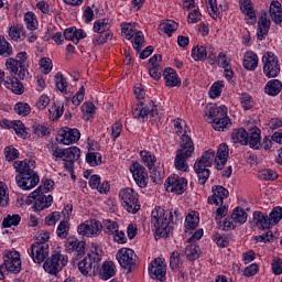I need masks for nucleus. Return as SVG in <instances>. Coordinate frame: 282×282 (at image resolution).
<instances>
[{"label": "nucleus", "mask_w": 282, "mask_h": 282, "mask_svg": "<svg viewBox=\"0 0 282 282\" xmlns=\"http://www.w3.org/2000/svg\"><path fill=\"white\" fill-rule=\"evenodd\" d=\"M77 232L83 237H98L102 232V223L96 219L86 220L77 227Z\"/></svg>", "instance_id": "10"}, {"label": "nucleus", "mask_w": 282, "mask_h": 282, "mask_svg": "<svg viewBox=\"0 0 282 282\" xmlns=\"http://www.w3.org/2000/svg\"><path fill=\"white\" fill-rule=\"evenodd\" d=\"M4 87L12 90V93L17 94L18 96H21V94L24 91L23 84L19 80V77H15L14 79H6Z\"/></svg>", "instance_id": "32"}, {"label": "nucleus", "mask_w": 282, "mask_h": 282, "mask_svg": "<svg viewBox=\"0 0 282 282\" xmlns=\"http://www.w3.org/2000/svg\"><path fill=\"white\" fill-rule=\"evenodd\" d=\"M228 144L221 143L218 147L217 153L215 150L209 149L203 153V155L196 160L194 164V171L198 177V184H206L208 178L210 177V166H213V162L216 164V169L221 171L224 166H226V162H228Z\"/></svg>", "instance_id": "1"}, {"label": "nucleus", "mask_w": 282, "mask_h": 282, "mask_svg": "<svg viewBox=\"0 0 282 282\" xmlns=\"http://www.w3.org/2000/svg\"><path fill=\"white\" fill-rule=\"evenodd\" d=\"M67 256L54 252L43 264V269L48 274H57L67 265Z\"/></svg>", "instance_id": "8"}, {"label": "nucleus", "mask_w": 282, "mask_h": 282, "mask_svg": "<svg viewBox=\"0 0 282 282\" xmlns=\"http://www.w3.org/2000/svg\"><path fill=\"white\" fill-rule=\"evenodd\" d=\"M140 156L144 165L148 166L150 171L155 166V162H158V158L149 151H141Z\"/></svg>", "instance_id": "37"}, {"label": "nucleus", "mask_w": 282, "mask_h": 282, "mask_svg": "<svg viewBox=\"0 0 282 282\" xmlns=\"http://www.w3.org/2000/svg\"><path fill=\"white\" fill-rule=\"evenodd\" d=\"M270 18L276 25H281L282 23V8L281 2L272 1L269 9Z\"/></svg>", "instance_id": "29"}, {"label": "nucleus", "mask_w": 282, "mask_h": 282, "mask_svg": "<svg viewBox=\"0 0 282 282\" xmlns=\"http://www.w3.org/2000/svg\"><path fill=\"white\" fill-rule=\"evenodd\" d=\"M239 3L242 14L248 17V23L254 25L257 23V13L254 12V4H252V0H240Z\"/></svg>", "instance_id": "25"}, {"label": "nucleus", "mask_w": 282, "mask_h": 282, "mask_svg": "<svg viewBox=\"0 0 282 282\" xmlns=\"http://www.w3.org/2000/svg\"><path fill=\"white\" fill-rule=\"evenodd\" d=\"M13 167L18 173L17 177L28 176L36 173L34 171L36 169V161L28 159H25L24 161H15L13 163Z\"/></svg>", "instance_id": "17"}, {"label": "nucleus", "mask_w": 282, "mask_h": 282, "mask_svg": "<svg viewBox=\"0 0 282 282\" xmlns=\"http://www.w3.org/2000/svg\"><path fill=\"white\" fill-rule=\"evenodd\" d=\"M110 28L109 19L97 20L94 23V31L97 32V34H105V32H109Z\"/></svg>", "instance_id": "40"}, {"label": "nucleus", "mask_w": 282, "mask_h": 282, "mask_svg": "<svg viewBox=\"0 0 282 282\" xmlns=\"http://www.w3.org/2000/svg\"><path fill=\"white\" fill-rule=\"evenodd\" d=\"M119 197L121 199L123 208H126L128 213H132V215H135V213L140 210V200L138 198V192L133 191V188L128 187L121 189L119 193Z\"/></svg>", "instance_id": "6"}, {"label": "nucleus", "mask_w": 282, "mask_h": 282, "mask_svg": "<svg viewBox=\"0 0 282 282\" xmlns=\"http://www.w3.org/2000/svg\"><path fill=\"white\" fill-rule=\"evenodd\" d=\"M225 84L223 80H218L214 83L209 89V97L210 98H219L221 96V89H224Z\"/></svg>", "instance_id": "53"}, {"label": "nucleus", "mask_w": 282, "mask_h": 282, "mask_svg": "<svg viewBox=\"0 0 282 282\" xmlns=\"http://www.w3.org/2000/svg\"><path fill=\"white\" fill-rule=\"evenodd\" d=\"M182 265V258L180 256V252L173 251L171 257H170V268L172 270H177Z\"/></svg>", "instance_id": "60"}, {"label": "nucleus", "mask_w": 282, "mask_h": 282, "mask_svg": "<svg viewBox=\"0 0 282 282\" xmlns=\"http://www.w3.org/2000/svg\"><path fill=\"white\" fill-rule=\"evenodd\" d=\"M208 56V50L206 46H196L192 50V58L194 61H206Z\"/></svg>", "instance_id": "41"}, {"label": "nucleus", "mask_w": 282, "mask_h": 282, "mask_svg": "<svg viewBox=\"0 0 282 282\" xmlns=\"http://www.w3.org/2000/svg\"><path fill=\"white\" fill-rule=\"evenodd\" d=\"M248 144L251 149H259L261 147V130L259 128L252 129L248 133Z\"/></svg>", "instance_id": "34"}, {"label": "nucleus", "mask_w": 282, "mask_h": 282, "mask_svg": "<svg viewBox=\"0 0 282 282\" xmlns=\"http://www.w3.org/2000/svg\"><path fill=\"white\" fill-rule=\"evenodd\" d=\"M199 225V217L194 215H187L185 218V228L186 230H195Z\"/></svg>", "instance_id": "56"}, {"label": "nucleus", "mask_w": 282, "mask_h": 282, "mask_svg": "<svg viewBox=\"0 0 282 282\" xmlns=\"http://www.w3.org/2000/svg\"><path fill=\"white\" fill-rule=\"evenodd\" d=\"M161 32H164V34H167V36H171L173 32L177 30V24L175 21L167 20L160 24Z\"/></svg>", "instance_id": "45"}, {"label": "nucleus", "mask_w": 282, "mask_h": 282, "mask_svg": "<svg viewBox=\"0 0 282 282\" xmlns=\"http://www.w3.org/2000/svg\"><path fill=\"white\" fill-rule=\"evenodd\" d=\"M164 80L166 87H177L180 85V78L177 77V73L173 68L164 69Z\"/></svg>", "instance_id": "31"}, {"label": "nucleus", "mask_w": 282, "mask_h": 282, "mask_svg": "<svg viewBox=\"0 0 282 282\" xmlns=\"http://www.w3.org/2000/svg\"><path fill=\"white\" fill-rule=\"evenodd\" d=\"M6 67L8 72H10L11 76H17L19 78V73L21 72V67H19L18 62L14 61L13 57H8L6 59Z\"/></svg>", "instance_id": "42"}, {"label": "nucleus", "mask_w": 282, "mask_h": 282, "mask_svg": "<svg viewBox=\"0 0 282 282\" xmlns=\"http://www.w3.org/2000/svg\"><path fill=\"white\" fill-rule=\"evenodd\" d=\"M271 21L268 18V12L262 11L260 19L258 21V39L260 41H263V39H265V36H268V32H270V25H271Z\"/></svg>", "instance_id": "24"}, {"label": "nucleus", "mask_w": 282, "mask_h": 282, "mask_svg": "<svg viewBox=\"0 0 282 282\" xmlns=\"http://www.w3.org/2000/svg\"><path fill=\"white\" fill-rule=\"evenodd\" d=\"M14 111L18 113V116H30L32 108H30V105L25 101H20L14 105Z\"/></svg>", "instance_id": "47"}, {"label": "nucleus", "mask_w": 282, "mask_h": 282, "mask_svg": "<svg viewBox=\"0 0 282 282\" xmlns=\"http://www.w3.org/2000/svg\"><path fill=\"white\" fill-rule=\"evenodd\" d=\"M69 232V220H62L57 226V237L59 239H67Z\"/></svg>", "instance_id": "55"}, {"label": "nucleus", "mask_w": 282, "mask_h": 282, "mask_svg": "<svg viewBox=\"0 0 282 282\" xmlns=\"http://www.w3.org/2000/svg\"><path fill=\"white\" fill-rule=\"evenodd\" d=\"M79 140L80 131H78V129L65 128L64 130H61L56 137V142H59L61 144H74V142H78Z\"/></svg>", "instance_id": "18"}, {"label": "nucleus", "mask_w": 282, "mask_h": 282, "mask_svg": "<svg viewBox=\"0 0 282 282\" xmlns=\"http://www.w3.org/2000/svg\"><path fill=\"white\" fill-rule=\"evenodd\" d=\"M228 115V108L226 106H217L212 105L207 107V110L205 112V116L207 117V120L213 124V122H217L220 118H224V116Z\"/></svg>", "instance_id": "22"}, {"label": "nucleus", "mask_w": 282, "mask_h": 282, "mask_svg": "<svg viewBox=\"0 0 282 282\" xmlns=\"http://www.w3.org/2000/svg\"><path fill=\"white\" fill-rule=\"evenodd\" d=\"M3 265L7 272L19 274V272H21V254L17 251H9L4 256Z\"/></svg>", "instance_id": "14"}, {"label": "nucleus", "mask_w": 282, "mask_h": 282, "mask_svg": "<svg viewBox=\"0 0 282 282\" xmlns=\"http://www.w3.org/2000/svg\"><path fill=\"white\" fill-rule=\"evenodd\" d=\"M31 257L34 263H43L50 257V245L45 242H34L31 246Z\"/></svg>", "instance_id": "15"}, {"label": "nucleus", "mask_w": 282, "mask_h": 282, "mask_svg": "<svg viewBox=\"0 0 282 282\" xmlns=\"http://www.w3.org/2000/svg\"><path fill=\"white\" fill-rule=\"evenodd\" d=\"M54 188V182L50 178H46L43 185H40L34 192H32L28 197L29 204H34L35 210H43L45 208H50L52 203L54 202V197L52 195H45V193H50Z\"/></svg>", "instance_id": "3"}, {"label": "nucleus", "mask_w": 282, "mask_h": 282, "mask_svg": "<svg viewBox=\"0 0 282 282\" xmlns=\"http://www.w3.org/2000/svg\"><path fill=\"white\" fill-rule=\"evenodd\" d=\"M253 224H256L257 228L260 230H270L273 226L272 220H270V216L263 212L253 213Z\"/></svg>", "instance_id": "26"}, {"label": "nucleus", "mask_w": 282, "mask_h": 282, "mask_svg": "<svg viewBox=\"0 0 282 282\" xmlns=\"http://www.w3.org/2000/svg\"><path fill=\"white\" fill-rule=\"evenodd\" d=\"M121 34L128 41H131V39H133L134 36L132 41L133 48L137 52H140L142 50V45H144V34L142 33V31L135 30L133 24L131 23L123 24L121 28Z\"/></svg>", "instance_id": "9"}, {"label": "nucleus", "mask_w": 282, "mask_h": 282, "mask_svg": "<svg viewBox=\"0 0 282 282\" xmlns=\"http://www.w3.org/2000/svg\"><path fill=\"white\" fill-rule=\"evenodd\" d=\"M21 223V216L19 214L8 215L3 221V228H12V226H19Z\"/></svg>", "instance_id": "48"}, {"label": "nucleus", "mask_w": 282, "mask_h": 282, "mask_svg": "<svg viewBox=\"0 0 282 282\" xmlns=\"http://www.w3.org/2000/svg\"><path fill=\"white\" fill-rule=\"evenodd\" d=\"M6 160L8 162H14L19 158V150H17L14 147H8L4 150Z\"/></svg>", "instance_id": "62"}, {"label": "nucleus", "mask_w": 282, "mask_h": 282, "mask_svg": "<svg viewBox=\"0 0 282 282\" xmlns=\"http://www.w3.org/2000/svg\"><path fill=\"white\" fill-rule=\"evenodd\" d=\"M258 176L260 180L274 181L279 177V174L274 170L267 169V170H261L258 173Z\"/></svg>", "instance_id": "54"}, {"label": "nucleus", "mask_w": 282, "mask_h": 282, "mask_svg": "<svg viewBox=\"0 0 282 282\" xmlns=\"http://www.w3.org/2000/svg\"><path fill=\"white\" fill-rule=\"evenodd\" d=\"M86 162L90 166H98L99 164H102V154H100L99 152L88 151V153L86 154Z\"/></svg>", "instance_id": "43"}, {"label": "nucleus", "mask_w": 282, "mask_h": 282, "mask_svg": "<svg viewBox=\"0 0 282 282\" xmlns=\"http://www.w3.org/2000/svg\"><path fill=\"white\" fill-rule=\"evenodd\" d=\"M185 257L188 259V261L199 259V246L195 243L187 245L185 248Z\"/></svg>", "instance_id": "39"}, {"label": "nucleus", "mask_w": 282, "mask_h": 282, "mask_svg": "<svg viewBox=\"0 0 282 282\" xmlns=\"http://www.w3.org/2000/svg\"><path fill=\"white\" fill-rule=\"evenodd\" d=\"M130 171L135 184H138L140 188H147V184H149V173L147 172V167L135 162L130 166Z\"/></svg>", "instance_id": "13"}, {"label": "nucleus", "mask_w": 282, "mask_h": 282, "mask_svg": "<svg viewBox=\"0 0 282 282\" xmlns=\"http://www.w3.org/2000/svg\"><path fill=\"white\" fill-rule=\"evenodd\" d=\"M48 113H50V118L53 120H58V118H61V116H63V106L61 108V106L57 105H53L50 109H48Z\"/></svg>", "instance_id": "64"}, {"label": "nucleus", "mask_w": 282, "mask_h": 282, "mask_svg": "<svg viewBox=\"0 0 282 282\" xmlns=\"http://www.w3.org/2000/svg\"><path fill=\"white\" fill-rule=\"evenodd\" d=\"M17 185L22 188V191H32L36 184L40 182L39 174L35 172L28 176H15Z\"/></svg>", "instance_id": "21"}, {"label": "nucleus", "mask_w": 282, "mask_h": 282, "mask_svg": "<svg viewBox=\"0 0 282 282\" xmlns=\"http://www.w3.org/2000/svg\"><path fill=\"white\" fill-rule=\"evenodd\" d=\"M101 226H102L101 230H104L106 235H113L118 232V228H119L118 223L113 220H104Z\"/></svg>", "instance_id": "50"}, {"label": "nucleus", "mask_w": 282, "mask_h": 282, "mask_svg": "<svg viewBox=\"0 0 282 282\" xmlns=\"http://www.w3.org/2000/svg\"><path fill=\"white\" fill-rule=\"evenodd\" d=\"M15 62H18V65L20 67V72H19V78L20 80H24V78H28L29 76V72H28V53L26 52H20L17 54Z\"/></svg>", "instance_id": "27"}, {"label": "nucleus", "mask_w": 282, "mask_h": 282, "mask_svg": "<svg viewBox=\"0 0 282 282\" xmlns=\"http://www.w3.org/2000/svg\"><path fill=\"white\" fill-rule=\"evenodd\" d=\"M188 186V181L184 177L173 175L166 178L165 188L167 193H176V195H182L186 187Z\"/></svg>", "instance_id": "12"}, {"label": "nucleus", "mask_w": 282, "mask_h": 282, "mask_svg": "<svg viewBox=\"0 0 282 282\" xmlns=\"http://www.w3.org/2000/svg\"><path fill=\"white\" fill-rule=\"evenodd\" d=\"M101 259L97 249H95V251L88 253V256L78 263L79 272L84 276H96V273L100 270V264L98 263H100Z\"/></svg>", "instance_id": "5"}, {"label": "nucleus", "mask_w": 282, "mask_h": 282, "mask_svg": "<svg viewBox=\"0 0 282 282\" xmlns=\"http://www.w3.org/2000/svg\"><path fill=\"white\" fill-rule=\"evenodd\" d=\"M24 23L26 24L28 30H36L39 21L34 15V12H28L24 14Z\"/></svg>", "instance_id": "52"}, {"label": "nucleus", "mask_w": 282, "mask_h": 282, "mask_svg": "<svg viewBox=\"0 0 282 282\" xmlns=\"http://www.w3.org/2000/svg\"><path fill=\"white\" fill-rule=\"evenodd\" d=\"M150 116V121L152 124H155L162 120V115H160V111L158 110V106L152 101V106L150 107V111L148 113Z\"/></svg>", "instance_id": "57"}, {"label": "nucleus", "mask_w": 282, "mask_h": 282, "mask_svg": "<svg viewBox=\"0 0 282 282\" xmlns=\"http://www.w3.org/2000/svg\"><path fill=\"white\" fill-rule=\"evenodd\" d=\"M98 272L101 279L108 281V279H111V276H115L116 274V264H113L111 261H106L102 264L101 270L99 269Z\"/></svg>", "instance_id": "33"}, {"label": "nucleus", "mask_w": 282, "mask_h": 282, "mask_svg": "<svg viewBox=\"0 0 282 282\" xmlns=\"http://www.w3.org/2000/svg\"><path fill=\"white\" fill-rule=\"evenodd\" d=\"M230 118H228V115L221 117L220 119L216 120L212 123L213 129L215 131H224V129H228L230 127Z\"/></svg>", "instance_id": "44"}, {"label": "nucleus", "mask_w": 282, "mask_h": 282, "mask_svg": "<svg viewBox=\"0 0 282 282\" xmlns=\"http://www.w3.org/2000/svg\"><path fill=\"white\" fill-rule=\"evenodd\" d=\"M234 224H246L248 221V213L241 207H236L231 214Z\"/></svg>", "instance_id": "36"}, {"label": "nucleus", "mask_w": 282, "mask_h": 282, "mask_svg": "<svg viewBox=\"0 0 282 282\" xmlns=\"http://www.w3.org/2000/svg\"><path fill=\"white\" fill-rule=\"evenodd\" d=\"M175 220L173 219V212L166 214L164 208L155 207L151 214V227L155 230L159 237H169V234L173 232V226Z\"/></svg>", "instance_id": "2"}, {"label": "nucleus", "mask_w": 282, "mask_h": 282, "mask_svg": "<svg viewBox=\"0 0 282 282\" xmlns=\"http://www.w3.org/2000/svg\"><path fill=\"white\" fill-rule=\"evenodd\" d=\"M258 66H259V56H257V53L252 51L247 52L243 58L245 69H248L249 72H254V69H257Z\"/></svg>", "instance_id": "28"}, {"label": "nucleus", "mask_w": 282, "mask_h": 282, "mask_svg": "<svg viewBox=\"0 0 282 282\" xmlns=\"http://www.w3.org/2000/svg\"><path fill=\"white\" fill-rule=\"evenodd\" d=\"M25 29H23V25L15 24L9 29V36L12 39V41H19L23 34H25Z\"/></svg>", "instance_id": "46"}, {"label": "nucleus", "mask_w": 282, "mask_h": 282, "mask_svg": "<svg viewBox=\"0 0 282 282\" xmlns=\"http://www.w3.org/2000/svg\"><path fill=\"white\" fill-rule=\"evenodd\" d=\"M0 56H12V47L3 35H0Z\"/></svg>", "instance_id": "51"}, {"label": "nucleus", "mask_w": 282, "mask_h": 282, "mask_svg": "<svg viewBox=\"0 0 282 282\" xmlns=\"http://www.w3.org/2000/svg\"><path fill=\"white\" fill-rule=\"evenodd\" d=\"M149 274L151 279L156 281H164L166 279V264L161 258H156L150 263Z\"/></svg>", "instance_id": "16"}, {"label": "nucleus", "mask_w": 282, "mask_h": 282, "mask_svg": "<svg viewBox=\"0 0 282 282\" xmlns=\"http://www.w3.org/2000/svg\"><path fill=\"white\" fill-rule=\"evenodd\" d=\"M263 74L267 78H276L281 74V64H279V57L272 52H267L262 56Z\"/></svg>", "instance_id": "7"}, {"label": "nucleus", "mask_w": 282, "mask_h": 282, "mask_svg": "<svg viewBox=\"0 0 282 282\" xmlns=\"http://www.w3.org/2000/svg\"><path fill=\"white\" fill-rule=\"evenodd\" d=\"M193 153H195V143H193V139H191L188 134H183L181 139V149L176 151V156L174 159L175 169L186 173V171H188V163H186V160L193 158Z\"/></svg>", "instance_id": "4"}, {"label": "nucleus", "mask_w": 282, "mask_h": 282, "mask_svg": "<svg viewBox=\"0 0 282 282\" xmlns=\"http://www.w3.org/2000/svg\"><path fill=\"white\" fill-rule=\"evenodd\" d=\"M55 87L62 94L67 93V79L63 76L62 73L55 75Z\"/></svg>", "instance_id": "49"}, {"label": "nucleus", "mask_w": 282, "mask_h": 282, "mask_svg": "<svg viewBox=\"0 0 282 282\" xmlns=\"http://www.w3.org/2000/svg\"><path fill=\"white\" fill-rule=\"evenodd\" d=\"M269 219L273 226L279 224V221L282 219V207H274L269 215Z\"/></svg>", "instance_id": "59"}, {"label": "nucleus", "mask_w": 282, "mask_h": 282, "mask_svg": "<svg viewBox=\"0 0 282 282\" xmlns=\"http://www.w3.org/2000/svg\"><path fill=\"white\" fill-rule=\"evenodd\" d=\"M151 107H153V101H149L148 104L141 101L135 108L132 109L133 118H137V120L140 122H147V120H149Z\"/></svg>", "instance_id": "23"}, {"label": "nucleus", "mask_w": 282, "mask_h": 282, "mask_svg": "<svg viewBox=\"0 0 282 282\" xmlns=\"http://www.w3.org/2000/svg\"><path fill=\"white\" fill-rule=\"evenodd\" d=\"M80 158V149L77 147H70L64 150V161H73L76 162Z\"/></svg>", "instance_id": "38"}, {"label": "nucleus", "mask_w": 282, "mask_h": 282, "mask_svg": "<svg viewBox=\"0 0 282 282\" xmlns=\"http://www.w3.org/2000/svg\"><path fill=\"white\" fill-rule=\"evenodd\" d=\"M47 149L51 150L54 158L63 159L65 156V149H59L57 143L51 142L47 144Z\"/></svg>", "instance_id": "61"}, {"label": "nucleus", "mask_w": 282, "mask_h": 282, "mask_svg": "<svg viewBox=\"0 0 282 282\" xmlns=\"http://www.w3.org/2000/svg\"><path fill=\"white\" fill-rule=\"evenodd\" d=\"M117 261L123 268V270H128L131 272L135 267V252L130 248H121L117 252Z\"/></svg>", "instance_id": "11"}, {"label": "nucleus", "mask_w": 282, "mask_h": 282, "mask_svg": "<svg viewBox=\"0 0 282 282\" xmlns=\"http://www.w3.org/2000/svg\"><path fill=\"white\" fill-rule=\"evenodd\" d=\"M282 84L279 79H271L268 82L267 86L264 87L265 94L269 96H278L281 94Z\"/></svg>", "instance_id": "35"}, {"label": "nucleus", "mask_w": 282, "mask_h": 282, "mask_svg": "<svg viewBox=\"0 0 282 282\" xmlns=\"http://www.w3.org/2000/svg\"><path fill=\"white\" fill-rule=\"evenodd\" d=\"M11 129H14L15 133L20 135V138H26L28 131L25 130V124L21 121H13V126Z\"/></svg>", "instance_id": "63"}, {"label": "nucleus", "mask_w": 282, "mask_h": 282, "mask_svg": "<svg viewBox=\"0 0 282 282\" xmlns=\"http://www.w3.org/2000/svg\"><path fill=\"white\" fill-rule=\"evenodd\" d=\"M231 142H234V144H242V147H246L248 144V131L243 128L235 129L231 132Z\"/></svg>", "instance_id": "30"}, {"label": "nucleus", "mask_w": 282, "mask_h": 282, "mask_svg": "<svg viewBox=\"0 0 282 282\" xmlns=\"http://www.w3.org/2000/svg\"><path fill=\"white\" fill-rule=\"evenodd\" d=\"M240 105L245 109V111L252 109V107H254V102L252 101V96H250L249 94H242L240 97Z\"/></svg>", "instance_id": "58"}, {"label": "nucleus", "mask_w": 282, "mask_h": 282, "mask_svg": "<svg viewBox=\"0 0 282 282\" xmlns=\"http://www.w3.org/2000/svg\"><path fill=\"white\" fill-rule=\"evenodd\" d=\"M212 193L213 195L208 197V204H215V206L224 204V200L228 199V196L230 195V192H228V189L221 185L213 186Z\"/></svg>", "instance_id": "20"}, {"label": "nucleus", "mask_w": 282, "mask_h": 282, "mask_svg": "<svg viewBox=\"0 0 282 282\" xmlns=\"http://www.w3.org/2000/svg\"><path fill=\"white\" fill-rule=\"evenodd\" d=\"M64 246L66 252H76L77 257H85V241H79L78 238L69 236Z\"/></svg>", "instance_id": "19"}]
</instances>
